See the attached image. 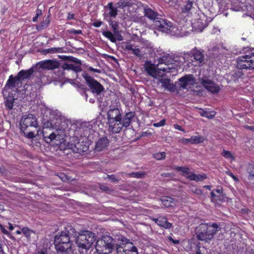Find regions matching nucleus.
I'll return each mask as SVG.
<instances>
[{
  "label": "nucleus",
  "mask_w": 254,
  "mask_h": 254,
  "mask_svg": "<svg viewBox=\"0 0 254 254\" xmlns=\"http://www.w3.org/2000/svg\"><path fill=\"white\" fill-rule=\"evenodd\" d=\"M220 230V227L217 223H201L196 227L195 233L198 240L209 243Z\"/></svg>",
  "instance_id": "1"
},
{
  "label": "nucleus",
  "mask_w": 254,
  "mask_h": 254,
  "mask_svg": "<svg viewBox=\"0 0 254 254\" xmlns=\"http://www.w3.org/2000/svg\"><path fill=\"white\" fill-rule=\"evenodd\" d=\"M20 130L29 139L35 137L34 132L38 127L37 119L32 114L23 116L20 122Z\"/></svg>",
  "instance_id": "2"
},
{
  "label": "nucleus",
  "mask_w": 254,
  "mask_h": 254,
  "mask_svg": "<svg viewBox=\"0 0 254 254\" xmlns=\"http://www.w3.org/2000/svg\"><path fill=\"white\" fill-rule=\"evenodd\" d=\"M54 245L58 253L68 254L71 252L73 243L70 238L62 231L55 236Z\"/></svg>",
  "instance_id": "3"
},
{
  "label": "nucleus",
  "mask_w": 254,
  "mask_h": 254,
  "mask_svg": "<svg viewBox=\"0 0 254 254\" xmlns=\"http://www.w3.org/2000/svg\"><path fill=\"white\" fill-rule=\"evenodd\" d=\"M96 235L89 231H83L76 239L77 246L82 249L89 250L96 241Z\"/></svg>",
  "instance_id": "4"
},
{
  "label": "nucleus",
  "mask_w": 254,
  "mask_h": 254,
  "mask_svg": "<svg viewBox=\"0 0 254 254\" xmlns=\"http://www.w3.org/2000/svg\"><path fill=\"white\" fill-rule=\"evenodd\" d=\"M117 245L111 237L105 235L103 236L100 240L97 241L95 248L99 254H107L111 253L112 250L116 249V245Z\"/></svg>",
  "instance_id": "5"
},
{
  "label": "nucleus",
  "mask_w": 254,
  "mask_h": 254,
  "mask_svg": "<svg viewBox=\"0 0 254 254\" xmlns=\"http://www.w3.org/2000/svg\"><path fill=\"white\" fill-rule=\"evenodd\" d=\"M236 67L240 69H254V52H247L237 59Z\"/></svg>",
  "instance_id": "6"
},
{
  "label": "nucleus",
  "mask_w": 254,
  "mask_h": 254,
  "mask_svg": "<svg viewBox=\"0 0 254 254\" xmlns=\"http://www.w3.org/2000/svg\"><path fill=\"white\" fill-rule=\"evenodd\" d=\"M82 75L92 93L100 95L104 90V86L87 72L84 71Z\"/></svg>",
  "instance_id": "7"
},
{
  "label": "nucleus",
  "mask_w": 254,
  "mask_h": 254,
  "mask_svg": "<svg viewBox=\"0 0 254 254\" xmlns=\"http://www.w3.org/2000/svg\"><path fill=\"white\" fill-rule=\"evenodd\" d=\"M116 250L117 254H138L137 248L132 243L116 245Z\"/></svg>",
  "instance_id": "8"
},
{
  "label": "nucleus",
  "mask_w": 254,
  "mask_h": 254,
  "mask_svg": "<svg viewBox=\"0 0 254 254\" xmlns=\"http://www.w3.org/2000/svg\"><path fill=\"white\" fill-rule=\"evenodd\" d=\"M123 110L121 108L115 106H110L109 110L107 112V120L109 121H119L122 120Z\"/></svg>",
  "instance_id": "9"
},
{
  "label": "nucleus",
  "mask_w": 254,
  "mask_h": 254,
  "mask_svg": "<svg viewBox=\"0 0 254 254\" xmlns=\"http://www.w3.org/2000/svg\"><path fill=\"white\" fill-rule=\"evenodd\" d=\"M121 121L122 120L116 121H107V125L108 126V132L110 134H116L120 132L123 128Z\"/></svg>",
  "instance_id": "10"
},
{
  "label": "nucleus",
  "mask_w": 254,
  "mask_h": 254,
  "mask_svg": "<svg viewBox=\"0 0 254 254\" xmlns=\"http://www.w3.org/2000/svg\"><path fill=\"white\" fill-rule=\"evenodd\" d=\"M155 25L158 30L166 33L171 31L172 26L170 22L159 17L155 21Z\"/></svg>",
  "instance_id": "11"
},
{
  "label": "nucleus",
  "mask_w": 254,
  "mask_h": 254,
  "mask_svg": "<svg viewBox=\"0 0 254 254\" xmlns=\"http://www.w3.org/2000/svg\"><path fill=\"white\" fill-rule=\"evenodd\" d=\"M105 8H107L106 11L107 13L106 14V16L110 18H115L118 14L119 11V7L117 5V3H114L113 2H109ZM105 16V15H104Z\"/></svg>",
  "instance_id": "12"
},
{
  "label": "nucleus",
  "mask_w": 254,
  "mask_h": 254,
  "mask_svg": "<svg viewBox=\"0 0 254 254\" xmlns=\"http://www.w3.org/2000/svg\"><path fill=\"white\" fill-rule=\"evenodd\" d=\"M201 84L205 89L212 93H217L220 90L218 85L209 79H202Z\"/></svg>",
  "instance_id": "13"
},
{
  "label": "nucleus",
  "mask_w": 254,
  "mask_h": 254,
  "mask_svg": "<svg viewBox=\"0 0 254 254\" xmlns=\"http://www.w3.org/2000/svg\"><path fill=\"white\" fill-rule=\"evenodd\" d=\"M21 83V81L17 74L15 76H13V75H10L6 81L4 88L6 89H12Z\"/></svg>",
  "instance_id": "14"
},
{
  "label": "nucleus",
  "mask_w": 254,
  "mask_h": 254,
  "mask_svg": "<svg viewBox=\"0 0 254 254\" xmlns=\"http://www.w3.org/2000/svg\"><path fill=\"white\" fill-rule=\"evenodd\" d=\"M159 81L161 83V87L165 90L171 92H174L177 90L176 84L172 83L170 79L162 78L159 80Z\"/></svg>",
  "instance_id": "15"
},
{
  "label": "nucleus",
  "mask_w": 254,
  "mask_h": 254,
  "mask_svg": "<svg viewBox=\"0 0 254 254\" xmlns=\"http://www.w3.org/2000/svg\"><path fill=\"white\" fill-rule=\"evenodd\" d=\"M135 117V112H128L125 114L124 116H122V124L123 127L126 129L130 126L131 123Z\"/></svg>",
  "instance_id": "16"
},
{
  "label": "nucleus",
  "mask_w": 254,
  "mask_h": 254,
  "mask_svg": "<svg viewBox=\"0 0 254 254\" xmlns=\"http://www.w3.org/2000/svg\"><path fill=\"white\" fill-rule=\"evenodd\" d=\"M211 200L213 202L222 201L224 199L223 189L222 187H218L213 190L210 193Z\"/></svg>",
  "instance_id": "17"
},
{
  "label": "nucleus",
  "mask_w": 254,
  "mask_h": 254,
  "mask_svg": "<svg viewBox=\"0 0 254 254\" xmlns=\"http://www.w3.org/2000/svg\"><path fill=\"white\" fill-rule=\"evenodd\" d=\"M40 67L43 69H54L59 67V63L53 60H46L39 63Z\"/></svg>",
  "instance_id": "18"
},
{
  "label": "nucleus",
  "mask_w": 254,
  "mask_h": 254,
  "mask_svg": "<svg viewBox=\"0 0 254 254\" xmlns=\"http://www.w3.org/2000/svg\"><path fill=\"white\" fill-rule=\"evenodd\" d=\"M142 6L144 15L148 17L149 19L155 21L158 18V13L156 11L150 8L147 4H143Z\"/></svg>",
  "instance_id": "19"
},
{
  "label": "nucleus",
  "mask_w": 254,
  "mask_h": 254,
  "mask_svg": "<svg viewBox=\"0 0 254 254\" xmlns=\"http://www.w3.org/2000/svg\"><path fill=\"white\" fill-rule=\"evenodd\" d=\"M35 67V66L33 65L28 69H22L20 71H19L17 73V75L19 77L21 81L22 82L23 80L25 79L30 78L31 75L35 72L34 68Z\"/></svg>",
  "instance_id": "20"
},
{
  "label": "nucleus",
  "mask_w": 254,
  "mask_h": 254,
  "mask_svg": "<svg viewBox=\"0 0 254 254\" xmlns=\"http://www.w3.org/2000/svg\"><path fill=\"white\" fill-rule=\"evenodd\" d=\"M192 57L193 59L198 62V64H201L204 61L203 50H198L195 47L190 51Z\"/></svg>",
  "instance_id": "21"
},
{
  "label": "nucleus",
  "mask_w": 254,
  "mask_h": 254,
  "mask_svg": "<svg viewBox=\"0 0 254 254\" xmlns=\"http://www.w3.org/2000/svg\"><path fill=\"white\" fill-rule=\"evenodd\" d=\"M110 141L107 136H104L99 138L96 142L95 149L98 151H100L105 149L109 144Z\"/></svg>",
  "instance_id": "22"
},
{
  "label": "nucleus",
  "mask_w": 254,
  "mask_h": 254,
  "mask_svg": "<svg viewBox=\"0 0 254 254\" xmlns=\"http://www.w3.org/2000/svg\"><path fill=\"white\" fill-rule=\"evenodd\" d=\"M108 22L110 26L112 27L113 31L114 33V34L115 35V36L117 37L118 40H122L123 37L121 35L120 32L119 30V24L118 22L115 20H113L112 19H110L108 20Z\"/></svg>",
  "instance_id": "23"
},
{
  "label": "nucleus",
  "mask_w": 254,
  "mask_h": 254,
  "mask_svg": "<svg viewBox=\"0 0 254 254\" xmlns=\"http://www.w3.org/2000/svg\"><path fill=\"white\" fill-rule=\"evenodd\" d=\"M194 77L192 74L186 75L179 79L180 85L183 88H186L190 81H194Z\"/></svg>",
  "instance_id": "24"
},
{
  "label": "nucleus",
  "mask_w": 254,
  "mask_h": 254,
  "mask_svg": "<svg viewBox=\"0 0 254 254\" xmlns=\"http://www.w3.org/2000/svg\"><path fill=\"white\" fill-rule=\"evenodd\" d=\"M144 67L147 74L151 76H153L156 73L155 65L150 61H146L144 64Z\"/></svg>",
  "instance_id": "25"
},
{
  "label": "nucleus",
  "mask_w": 254,
  "mask_h": 254,
  "mask_svg": "<svg viewBox=\"0 0 254 254\" xmlns=\"http://www.w3.org/2000/svg\"><path fill=\"white\" fill-rule=\"evenodd\" d=\"M141 45V49L143 50V54H151L153 51L152 44L148 41H142Z\"/></svg>",
  "instance_id": "26"
},
{
  "label": "nucleus",
  "mask_w": 254,
  "mask_h": 254,
  "mask_svg": "<svg viewBox=\"0 0 254 254\" xmlns=\"http://www.w3.org/2000/svg\"><path fill=\"white\" fill-rule=\"evenodd\" d=\"M36 77L35 83L40 87L46 84L47 77L43 73L38 71L36 73Z\"/></svg>",
  "instance_id": "27"
},
{
  "label": "nucleus",
  "mask_w": 254,
  "mask_h": 254,
  "mask_svg": "<svg viewBox=\"0 0 254 254\" xmlns=\"http://www.w3.org/2000/svg\"><path fill=\"white\" fill-rule=\"evenodd\" d=\"M64 69L72 70L76 72L81 71V68L80 65H74L72 64L64 63L62 65Z\"/></svg>",
  "instance_id": "28"
},
{
  "label": "nucleus",
  "mask_w": 254,
  "mask_h": 254,
  "mask_svg": "<svg viewBox=\"0 0 254 254\" xmlns=\"http://www.w3.org/2000/svg\"><path fill=\"white\" fill-rule=\"evenodd\" d=\"M190 143L191 144H197L203 142L205 140V138L201 135H192L189 139Z\"/></svg>",
  "instance_id": "29"
},
{
  "label": "nucleus",
  "mask_w": 254,
  "mask_h": 254,
  "mask_svg": "<svg viewBox=\"0 0 254 254\" xmlns=\"http://www.w3.org/2000/svg\"><path fill=\"white\" fill-rule=\"evenodd\" d=\"M158 221V225L165 229H170L172 226V224L168 222L167 218L163 217H159Z\"/></svg>",
  "instance_id": "30"
},
{
  "label": "nucleus",
  "mask_w": 254,
  "mask_h": 254,
  "mask_svg": "<svg viewBox=\"0 0 254 254\" xmlns=\"http://www.w3.org/2000/svg\"><path fill=\"white\" fill-rule=\"evenodd\" d=\"M63 232L66 233V235L70 238L71 236L74 237H76L77 232L75 231V229L71 225H67L65 228Z\"/></svg>",
  "instance_id": "31"
},
{
  "label": "nucleus",
  "mask_w": 254,
  "mask_h": 254,
  "mask_svg": "<svg viewBox=\"0 0 254 254\" xmlns=\"http://www.w3.org/2000/svg\"><path fill=\"white\" fill-rule=\"evenodd\" d=\"M103 35L106 38H108L110 41L113 43H115L117 41V37L115 36L114 33H112L109 31H104L102 32Z\"/></svg>",
  "instance_id": "32"
},
{
  "label": "nucleus",
  "mask_w": 254,
  "mask_h": 254,
  "mask_svg": "<svg viewBox=\"0 0 254 254\" xmlns=\"http://www.w3.org/2000/svg\"><path fill=\"white\" fill-rule=\"evenodd\" d=\"M117 3V5L121 9H124L126 7L131 6L133 3L132 0H120Z\"/></svg>",
  "instance_id": "33"
},
{
  "label": "nucleus",
  "mask_w": 254,
  "mask_h": 254,
  "mask_svg": "<svg viewBox=\"0 0 254 254\" xmlns=\"http://www.w3.org/2000/svg\"><path fill=\"white\" fill-rule=\"evenodd\" d=\"M135 44H132L130 41H127L124 43V48L125 50L131 51V54L134 55L136 48Z\"/></svg>",
  "instance_id": "34"
},
{
  "label": "nucleus",
  "mask_w": 254,
  "mask_h": 254,
  "mask_svg": "<svg viewBox=\"0 0 254 254\" xmlns=\"http://www.w3.org/2000/svg\"><path fill=\"white\" fill-rule=\"evenodd\" d=\"M14 99L12 97H8L4 101L5 108L10 110L13 108Z\"/></svg>",
  "instance_id": "35"
},
{
  "label": "nucleus",
  "mask_w": 254,
  "mask_h": 254,
  "mask_svg": "<svg viewBox=\"0 0 254 254\" xmlns=\"http://www.w3.org/2000/svg\"><path fill=\"white\" fill-rule=\"evenodd\" d=\"M174 169L178 172H182L186 175H195L193 173L190 174V169L187 167L175 166Z\"/></svg>",
  "instance_id": "36"
},
{
  "label": "nucleus",
  "mask_w": 254,
  "mask_h": 254,
  "mask_svg": "<svg viewBox=\"0 0 254 254\" xmlns=\"http://www.w3.org/2000/svg\"><path fill=\"white\" fill-rule=\"evenodd\" d=\"M193 4V1H190L189 0L186 4L182 8V11L183 13H188L191 8L192 7Z\"/></svg>",
  "instance_id": "37"
},
{
  "label": "nucleus",
  "mask_w": 254,
  "mask_h": 254,
  "mask_svg": "<svg viewBox=\"0 0 254 254\" xmlns=\"http://www.w3.org/2000/svg\"><path fill=\"white\" fill-rule=\"evenodd\" d=\"M221 155L226 159H229L231 162L235 160V157L230 151L224 149L221 153Z\"/></svg>",
  "instance_id": "38"
},
{
  "label": "nucleus",
  "mask_w": 254,
  "mask_h": 254,
  "mask_svg": "<svg viewBox=\"0 0 254 254\" xmlns=\"http://www.w3.org/2000/svg\"><path fill=\"white\" fill-rule=\"evenodd\" d=\"M174 199L168 196L163 197L161 199L163 204L166 207L171 206L173 203Z\"/></svg>",
  "instance_id": "39"
},
{
  "label": "nucleus",
  "mask_w": 254,
  "mask_h": 254,
  "mask_svg": "<svg viewBox=\"0 0 254 254\" xmlns=\"http://www.w3.org/2000/svg\"><path fill=\"white\" fill-rule=\"evenodd\" d=\"M200 114L202 117H206L208 119H213L215 116L214 112H208L204 110H202L200 112Z\"/></svg>",
  "instance_id": "40"
},
{
  "label": "nucleus",
  "mask_w": 254,
  "mask_h": 254,
  "mask_svg": "<svg viewBox=\"0 0 254 254\" xmlns=\"http://www.w3.org/2000/svg\"><path fill=\"white\" fill-rule=\"evenodd\" d=\"M187 178L190 180L198 182L206 179V176H188Z\"/></svg>",
  "instance_id": "41"
},
{
  "label": "nucleus",
  "mask_w": 254,
  "mask_h": 254,
  "mask_svg": "<svg viewBox=\"0 0 254 254\" xmlns=\"http://www.w3.org/2000/svg\"><path fill=\"white\" fill-rule=\"evenodd\" d=\"M159 62L161 64H169L170 63H171V58L169 55L164 56L159 59Z\"/></svg>",
  "instance_id": "42"
},
{
  "label": "nucleus",
  "mask_w": 254,
  "mask_h": 254,
  "mask_svg": "<svg viewBox=\"0 0 254 254\" xmlns=\"http://www.w3.org/2000/svg\"><path fill=\"white\" fill-rule=\"evenodd\" d=\"M52 131V129L51 128L46 127H44L42 129V135L43 138H44L45 141L48 138V136L49 135V133L51 131Z\"/></svg>",
  "instance_id": "43"
},
{
  "label": "nucleus",
  "mask_w": 254,
  "mask_h": 254,
  "mask_svg": "<svg viewBox=\"0 0 254 254\" xmlns=\"http://www.w3.org/2000/svg\"><path fill=\"white\" fill-rule=\"evenodd\" d=\"M22 232L23 234L27 238V239H30L31 237V235L32 233H33L34 232L27 227H24L22 229Z\"/></svg>",
  "instance_id": "44"
},
{
  "label": "nucleus",
  "mask_w": 254,
  "mask_h": 254,
  "mask_svg": "<svg viewBox=\"0 0 254 254\" xmlns=\"http://www.w3.org/2000/svg\"><path fill=\"white\" fill-rule=\"evenodd\" d=\"M50 24L49 17H47L39 25L41 29H45L47 28Z\"/></svg>",
  "instance_id": "45"
},
{
  "label": "nucleus",
  "mask_w": 254,
  "mask_h": 254,
  "mask_svg": "<svg viewBox=\"0 0 254 254\" xmlns=\"http://www.w3.org/2000/svg\"><path fill=\"white\" fill-rule=\"evenodd\" d=\"M154 157L158 160H163L166 157V153L164 152L156 153L154 154Z\"/></svg>",
  "instance_id": "46"
},
{
  "label": "nucleus",
  "mask_w": 254,
  "mask_h": 254,
  "mask_svg": "<svg viewBox=\"0 0 254 254\" xmlns=\"http://www.w3.org/2000/svg\"><path fill=\"white\" fill-rule=\"evenodd\" d=\"M106 179L115 184L119 183L120 181L118 176H108Z\"/></svg>",
  "instance_id": "47"
},
{
  "label": "nucleus",
  "mask_w": 254,
  "mask_h": 254,
  "mask_svg": "<svg viewBox=\"0 0 254 254\" xmlns=\"http://www.w3.org/2000/svg\"><path fill=\"white\" fill-rule=\"evenodd\" d=\"M141 49H140L138 46H136V48L135 49V54H134V55L139 58L140 59H141L143 55L144 54H143V53H141Z\"/></svg>",
  "instance_id": "48"
},
{
  "label": "nucleus",
  "mask_w": 254,
  "mask_h": 254,
  "mask_svg": "<svg viewBox=\"0 0 254 254\" xmlns=\"http://www.w3.org/2000/svg\"><path fill=\"white\" fill-rule=\"evenodd\" d=\"M247 172L249 175H254V165L249 164L247 167Z\"/></svg>",
  "instance_id": "49"
},
{
  "label": "nucleus",
  "mask_w": 254,
  "mask_h": 254,
  "mask_svg": "<svg viewBox=\"0 0 254 254\" xmlns=\"http://www.w3.org/2000/svg\"><path fill=\"white\" fill-rule=\"evenodd\" d=\"M0 229L3 234L7 235L10 238H13V237H12L11 234L5 228L4 226L0 224Z\"/></svg>",
  "instance_id": "50"
},
{
  "label": "nucleus",
  "mask_w": 254,
  "mask_h": 254,
  "mask_svg": "<svg viewBox=\"0 0 254 254\" xmlns=\"http://www.w3.org/2000/svg\"><path fill=\"white\" fill-rule=\"evenodd\" d=\"M56 135L52 130L49 133V135L48 136V138L46 140V142H51L52 141L54 140L56 138Z\"/></svg>",
  "instance_id": "51"
},
{
  "label": "nucleus",
  "mask_w": 254,
  "mask_h": 254,
  "mask_svg": "<svg viewBox=\"0 0 254 254\" xmlns=\"http://www.w3.org/2000/svg\"><path fill=\"white\" fill-rule=\"evenodd\" d=\"M165 124H166V120L163 119L158 123H154L153 124V126L154 127H163L165 125Z\"/></svg>",
  "instance_id": "52"
},
{
  "label": "nucleus",
  "mask_w": 254,
  "mask_h": 254,
  "mask_svg": "<svg viewBox=\"0 0 254 254\" xmlns=\"http://www.w3.org/2000/svg\"><path fill=\"white\" fill-rule=\"evenodd\" d=\"M42 14V10L39 8L36 10V16L33 18V21L36 22L38 20V16Z\"/></svg>",
  "instance_id": "53"
},
{
  "label": "nucleus",
  "mask_w": 254,
  "mask_h": 254,
  "mask_svg": "<svg viewBox=\"0 0 254 254\" xmlns=\"http://www.w3.org/2000/svg\"><path fill=\"white\" fill-rule=\"evenodd\" d=\"M60 48H52L51 49H48L47 50V53H56L59 52V50Z\"/></svg>",
  "instance_id": "54"
},
{
  "label": "nucleus",
  "mask_w": 254,
  "mask_h": 254,
  "mask_svg": "<svg viewBox=\"0 0 254 254\" xmlns=\"http://www.w3.org/2000/svg\"><path fill=\"white\" fill-rule=\"evenodd\" d=\"M66 19L67 20L75 19V14L72 12H68Z\"/></svg>",
  "instance_id": "55"
},
{
  "label": "nucleus",
  "mask_w": 254,
  "mask_h": 254,
  "mask_svg": "<svg viewBox=\"0 0 254 254\" xmlns=\"http://www.w3.org/2000/svg\"><path fill=\"white\" fill-rule=\"evenodd\" d=\"M100 189L104 191H107L110 190V189L107 186L104 184L100 185Z\"/></svg>",
  "instance_id": "56"
},
{
  "label": "nucleus",
  "mask_w": 254,
  "mask_h": 254,
  "mask_svg": "<svg viewBox=\"0 0 254 254\" xmlns=\"http://www.w3.org/2000/svg\"><path fill=\"white\" fill-rule=\"evenodd\" d=\"M70 33L74 34H82V31L81 30H75L74 29H71Z\"/></svg>",
  "instance_id": "57"
},
{
  "label": "nucleus",
  "mask_w": 254,
  "mask_h": 254,
  "mask_svg": "<svg viewBox=\"0 0 254 254\" xmlns=\"http://www.w3.org/2000/svg\"><path fill=\"white\" fill-rule=\"evenodd\" d=\"M103 23V22L101 21H97L92 23V25L95 27H100Z\"/></svg>",
  "instance_id": "58"
},
{
  "label": "nucleus",
  "mask_w": 254,
  "mask_h": 254,
  "mask_svg": "<svg viewBox=\"0 0 254 254\" xmlns=\"http://www.w3.org/2000/svg\"><path fill=\"white\" fill-rule=\"evenodd\" d=\"M67 59H68L70 61H73L76 63H79L81 64L80 61L76 58H73L72 57H69L67 58Z\"/></svg>",
  "instance_id": "59"
},
{
  "label": "nucleus",
  "mask_w": 254,
  "mask_h": 254,
  "mask_svg": "<svg viewBox=\"0 0 254 254\" xmlns=\"http://www.w3.org/2000/svg\"><path fill=\"white\" fill-rule=\"evenodd\" d=\"M173 127H174V128H175L176 129H177V130H179L180 131H185L183 129V128H182V127L178 124H174L173 125Z\"/></svg>",
  "instance_id": "60"
},
{
  "label": "nucleus",
  "mask_w": 254,
  "mask_h": 254,
  "mask_svg": "<svg viewBox=\"0 0 254 254\" xmlns=\"http://www.w3.org/2000/svg\"><path fill=\"white\" fill-rule=\"evenodd\" d=\"M60 179L64 182H67V176H58Z\"/></svg>",
  "instance_id": "61"
},
{
  "label": "nucleus",
  "mask_w": 254,
  "mask_h": 254,
  "mask_svg": "<svg viewBox=\"0 0 254 254\" xmlns=\"http://www.w3.org/2000/svg\"><path fill=\"white\" fill-rule=\"evenodd\" d=\"M243 75V74L241 71H237L235 72V76L238 78L241 77Z\"/></svg>",
  "instance_id": "62"
},
{
  "label": "nucleus",
  "mask_w": 254,
  "mask_h": 254,
  "mask_svg": "<svg viewBox=\"0 0 254 254\" xmlns=\"http://www.w3.org/2000/svg\"><path fill=\"white\" fill-rule=\"evenodd\" d=\"M33 254H47L46 251L40 250L35 252Z\"/></svg>",
  "instance_id": "63"
},
{
  "label": "nucleus",
  "mask_w": 254,
  "mask_h": 254,
  "mask_svg": "<svg viewBox=\"0 0 254 254\" xmlns=\"http://www.w3.org/2000/svg\"><path fill=\"white\" fill-rule=\"evenodd\" d=\"M75 180L74 178H73L71 176H67V183H70Z\"/></svg>",
  "instance_id": "64"
}]
</instances>
